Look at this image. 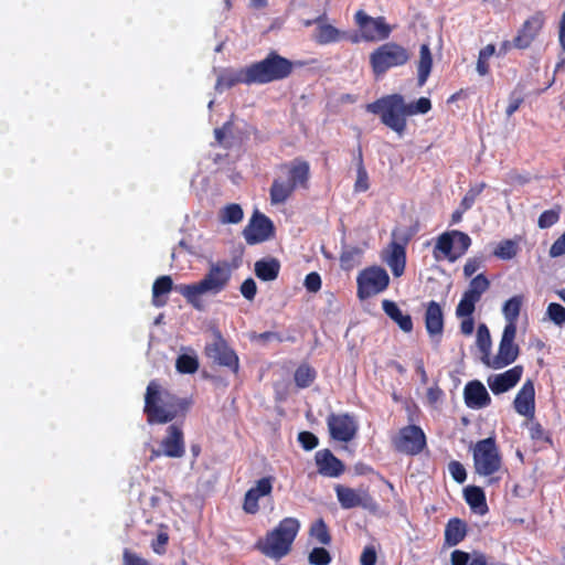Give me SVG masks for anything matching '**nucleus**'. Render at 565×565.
Returning a JSON list of instances; mask_svg holds the SVG:
<instances>
[{
    "label": "nucleus",
    "instance_id": "72a5a7b5",
    "mask_svg": "<svg viewBox=\"0 0 565 565\" xmlns=\"http://www.w3.org/2000/svg\"><path fill=\"white\" fill-rule=\"evenodd\" d=\"M465 500L468 505L480 513H484L487 508L486 494L480 487L469 486L463 491Z\"/></svg>",
    "mask_w": 565,
    "mask_h": 565
},
{
    "label": "nucleus",
    "instance_id": "c85d7f7f",
    "mask_svg": "<svg viewBox=\"0 0 565 565\" xmlns=\"http://www.w3.org/2000/svg\"><path fill=\"white\" fill-rule=\"evenodd\" d=\"M382 308L385 315L398 324L401 330L404 332H411L413 330L412 317L408 313H403L394 301L384 299L382 301Z\"/></svg>",
    "mask_w": 565,
    "mask_h": 565
},
{
    "label": "nucleus",
    "instance_id": "a878e982",
    "mask_svg": "<svg viewBox=\"0 0 565 565\" xmlns=\"http://www.w3.org/2000/svg\"><path fill=\"white\" fill-rule=\"evenodd\" d=\"M468 534V524L459 518H451L445 525L443 548L460 544Z\"/></svg>",
    "mask_w": 565,
    "mask_h": 565
},
{
    "label": "nucleus",
    "instance_id": "e433bc0d",
    "mask_svg": "<svg viewBox=\"0 0 565 565\" xmlns=\"http://www.w3.org/2000/svg\"><path fill=\"white\" fill-rule=\"evenodd\" d=\"M489 279L484 274H479L470 280L469 286L463 295L479 301L481 296L489 289Z\"/></svg>",
    "mask_w": 565,
    "mask_h": 565
},
{
    "label": "nucleus",
    "instance_id": "2eb2a0df",
    "mask_svg": "<svg viewBox=\"0 0 565 565\" xmlns=\"http://www.w3.org/2000/svg\"><path fill=\"white\" fill-rule=\"evenodd\" d=\"M327 425L332 439L348 443L352 440L358 433L355 417L348 413H331L327 418Z\"/></svg>",
    "mask_w": 565,
    "mask_h": 565
},
{
    "label": "nucleus",
    "instance_id": "aec40b11",
    "mask_svg": "<svg viewBox=\"0 0 565 565\" xmlns=\"http://www.w3.org/2000/svg\"><path fill=\"white\" fill-rule=\"evenodd\" d=\"M522 374L523 366L515 365L503 373L489 376L488 385L493 394H502L514 387L521 380Z\"/></svg>",
    "mask_w": 565,
    "mask_h": 565
},
{
    "label": "nucleus",
    "instance_id": "412c9836",
    "mask_svg": "<svg viewBox=\"0 0 565 565\" xmlns=\"http://www.w3.org/2000/svg\"><path fill=\"white\" fill-rule=\"evenodd\" d=\"M315 460L321 476L337 478L344 472L343 462L328 448L318 450Z\"/></svg>",
    "mask_w": 565,
    "mask_h": 565
},
{
    "label": "nucleus",
    "instance_id": "052dcab7",
    "mask_svg": "<svg viewBox=\"0 0 565 565\" xmlns=\"http://www.w3.org/2000/svg\"><path fill=\"white\" fill-rule=\"evenodd\" d=\"M377 559V554L374 546L369 545L365 546L360 556L361 565H375Z\"/></svg>",
    "mask_w": 565,
    "mask_h": 565
},
{
    "label": "nucleus",
    "instance_id": "4468645a",
    "mask_svg": "<svg viewBox=\"0 0 565 565\" xmlns=\"http://www.w3.org/2000/svg\"><path fill=\"white\" fill-rule=\"evenodd\" d=\"M275 234L273 221L256 210L247 226L243 231V236L249 245L258 244L271 238Z\"/></svg>",
    "mask_w": 565,
    "mask_h": 565
},
{
    "label": "nucleus",
    "instance_id": "5701e85b",
    "mask_svg": "<svg viewBox=\"0 0 565 565\" xmlns=\"http://www.w3.org/2000/svg\"><path fill=\"white\" fill-rule=\"evenodd\" d=\"M425 327L429 337H437L439 343L444 332V312L437 301L431 300L426 306Z\"/></svg>",
    "mask_w": 565,
    "mask_h": 565
},
{
    "label": "nucleus",
    "instance_id": "8fccbe9b",
    "mask_svg": "<svg viewBox=\"0 0 565 565\" xmlns=\"http://www.w3.org/2000/svg\"><path fill=\"white\" fill-rule=\"evenodd\" d=\"M308 561L311 565H329L331 555L324 547H315L309 553Z\"/></svg>",
    "mask_w": 565,
    "mask_h": 565
},
{
    "label": "nucleus",
    "instance_id": "603ef678",
    "mask_svg": "<svg viewBox=\"0 0 565 565\" xmlns=\"http://www.w3.org/2000/svg\"><path fill=\"white\" fill-rule=\"evenodd\" d=\"M477 344L483 352H488L491 347V337L486 324H480L477 330Z\"/></svg>",
    "mask_w": 565,
    "mask_h": 565
},
{
    "label": "nucleus",
    "instance_id": "864d4df0",
    "mask_svg": "<svg viewBox=\"0 0 565 565\" xmlns=\"http://www.w3.org/2000/svg\"><path fill=\"white\" fill-rule=\"evenodd\" d=\"M448 470L456 482L463 483L466 481L467 471L461 462L457 460H451L448 463Z\"/></svg>",
    "mask_w": 565,
    "mask_h": 565
},
{
    "label": "nucleus",
    "instance_id": "e2e57ef3",
    "mask_svg": "<svg viewBox=\"0 0 565 565\" xmlns=\"http://www.w3.org/2000/svg\"><path fill=\"white\" fill-rule=\"evenodd\" d=\"M168 534L164 532H160L156 541H153L151 544L153 552L157 554H163L166 552V545L168 544Z\"/></svg>",
    "mask_w": 565,
    "mask_h": 565
},
{
    "label": "nucleus",
    "instance_id": "20e7f679",
    "mask_svg": "<svg viewBox=\"0 0 565 565\" xmlns=\"http://www.w3.org/2000/svg\"><path fill=\"white\" fill-rule=\"evenodd\" d=\"M287 179L277 178L269 189L270 203L274 205L287 202L297 189H309L310 164L302 158H295L290 162L279 166Z\"/></svg>",
    "mask_w": 565,
    "mask_h": 565
},
{
    "label": "nucleus",
    "instance_id": "13d9d810",
    "mask_svg": "<svg viewBox=\"0 0 565 565\" xmlns=\"http://www.w3.org/2000/svg\"><path fill=\"white\" fill-rule=\"evenodd\" d=\"M444 391L437 385L430 386L426 392V399L430 406H436L444 398Z\"/></svg>",
    "mask_w": 565,
    "mask_h": 565
},
{
    "label": "nucleus",
    "instance_id": "49530a36",
    "mask_svg": "<svg viewBox=\"0 0 565 565\" xmlns=\"http://www.w3.org/2000/svg\"><path fill=\"white\" fill-rule=\"evenodd\" d=\"M561 207L546 210L539 216L537 226L542 230L548 228L559 221Z\"/></svg>",
    "mask_w": 565,
    "mask_h": 565
},
{
    "label": "nucleus",
    "instance_id": "09e8293b",
    "mask_svg": "<svg viewBox=\"0 0 565 565\" xmlns=\"http://www.w3.org/2000/svg\"><path fill=\"white\" fill-rule=\"evenodd\" d=\"M477 302V300L462 295L456 308V316L458 318L472 316L476 310Z\"/></svg>",
    "mask_w": 565,
    "mask_h": 565
},
{
    "label": "nucleus",
    "instance_id": "6e6552de",
    "mask_svg": "<svg viewBox=\"0 0 565 565\" xmlns=\"http://www.w3.org/2000/svg\"><path fill=\"white\" fill-rule=\"evenodd\" d=\"M473 468L476 473L483 477H492L502 468V455L495 437L478 440L472 449Z\"/></svg>",
    "mask_w": 565,
    "mask_h": 565
},
{
    "label": "nucleus",
    "instance_id": "69168bd1",
    "mask_svg": "<svg viewBox=\"0 0 565 565\" xmlns=\"http://www.w3.org/2000/svg\"><path fill=\"white\" fill-rule=\"evenodd\" d=\"M232 122L226 121L222 127L214 130V136L218 145H224L225 138L231 132Z\"/></svg>",
    "mask_w": 565,
    "mask_h": 565
},
{
    "label": "nucleus",
    "instance_id": "f257e3e1",
    "mask_svg": "<svg viewBox=\"0 0 565 565\" xmlns=\"http://www.w3.org/2000/svg\"><path fill=\"white\" fill-rule=\"evenodd\" d=\"M430 109L429 98L420 97L415 102L407 103L405 97L398 93L384 95L365 105L367 113L379 116L381 122L398 137L405 135L408 117L427 114Z\"/></svg>",
    "mask_w": 565,
    "mask_h": 565
},
{
    "label": "nucleus",
    "instance_id": "3c124183",
    "mask_svg": "<svg viewBox=\"0 0 565 565\" xmlns=\"http://www.w3.org/2000/svg\"><path fill=\"white\" fill-rule=\"evenodd\" d=\"M355 191L364 192L369 189V177L363 166L362 151L359 150L358 179L355 182Z\"/></svg>",
    "mask_w": 565,
    "mask_h": 565
},
{
    "label": "nucleus",
    "instance_id": "0eeeda50",
    "mask_svg": "<svg viewBox=\"0 0 565 565\" xmlns=\"http://www.w3.org/2000/svg\"><path fill=\"white\" fill-rule=\"evenodd\" d=\"M411 52L396 42H386L370 54V66L376 79L382 78L391 68L404 66L411 60Z\"/></svg>",
    "mask_w": 565,
    "mask_h": 565
},
{
    "label": "nucleus",
    "instance_id": "f8f14e48",
    "mask_svg": "<svg viewBox=\"0 0 565 565\" xmlns=\"http://www.w3.org/2000/svg\"><path fill=\"white\" fill-rule=\"evenodd\" d=\"M337 499L342 509L350 510L354 508H362L373 511L377 508L376 501L371 495L369 488L361 487L353 489L343 484L334 487Z\"/></svg>",
    "mask_w": 565,
    "mask_h": 565
},
{
    "label": "nucleus",
    "instance_id": "79ce46f5",
    "mask_svg": "<svg viewBox=\"0 0 565 565\" xmlns=\"http://www.w3.org/2000/svg\"><path fill=\"white\" fill-rule=\"evenodd\" d=\"M175 367L179 373L193 374L199 369V361L195 356L181 354L175 361Z\"/></svg>",
    "mask_w": 565,
    "mask_h": 565
},
{
    "label": "nucleus",
    "instance_id": "ddd939ff",
    "mask_svg": "<svg viewBox=\"0 0 565 565\" xmlns=\"http://www.w3.org/2000/svg\"><path fill=\"white\" fill-rule=\"evenodd\" d=\"M205 354L217 365L227 367L234 374L238 373L239 359L220 332L216 333L212 343L206 344Z\"/></svg>",
    "mask_w": 565,
    "mask_h": 565
},
{
    "label": "nucleus",
    "instance_id": "58836bf2",
    "mask_svg": "<svg viewBox=\"0 0 565 565\" xmlns=\"http://www.w3.org/2000/svg\"><path fill=\"white\" fill-rule=\"evenodd\" d=\"M530 438L536 444H548L552 445V437L548 430H546L539 422L530 418L525 424Z\"/></svg>",
    "mask_w": 565,
    "mask_h": 565
},
{
    "label": "nucleus",
    "instance_id": "423d86ee",
    "mask_svg": "<svg viewBox=\"0 0 565 565\" xmlns=\"http://www.w3.org/2000/svg\"><path fill=\"white\" fill-rule=\"evenodd\" d=\"M294 62L270 51L263 60L249 64L254 85H265L288 78L294 72Z\"/></svg>",
    "mask_w": 565,
    "mask_h": 565
},
{
    "label": "nucleus",
    "instance_id": "680f3d73",
    "mask_svg": "<svg viewBox=\"0 0 565 565\" xmlns=\"http://www.w3.org/2000/svg\"><path fill=\"white\" fill-rule=\"evenodd\" d=\"M565 254V232L552 244L550 256L555 258Z\"/></svg>",
    "mask_w": 565,
    "mask_h": 565
},
{
    "label": "nucleus",
    "instance_id": "ea45409f",
    "mask_svg": "<svg viewBox=\"0 0 565 565\" xmlns=\"http://www.w3.org/2000/svg\"><path fill=\"white\" fill-rule=\"evenodd\" d=\"M244 212L239 204L231 203L220 212V221L227 224H237L243 220Z\"/></svg>",
    "mask_w": 565,
    "mask_h": 565
},
{
    "label": "nucleus",
    "instance_id": "bb28decb",
    "mask_svg": "<svg viewBox=\"0 0 565 565\" xmlns=\"http://www.w3.org/2000/svg\"><path fill=\"white\" fill-rule=\"evenodd\" d=\"M535 390L531 381L523 384L514 398L515 411L523 416L533 418L535 411Z\"/></svg>",
    "mask_w": 565,
    "mask_h": 565
},
{
    "label": "nucleus",
    "instance_id": "f704fd0d",
    "mask_svg": "<svg viewBox=\"0 0 565 565\" xmlns=\"http://www.w3.org/2000/svg\"><path fill=\"white\" fill-rule=\"evenodd\" d=\"M522 305V295L513 296L504 302L502 312L505 320L508 321L505 326L516 327V321L519 319Z\"/></svg>",
    "mask_w": 565,
    "mask_h": 565
},
{
    "label": "nucleus",
    "instance_id": "7c9ffc66",
    "mask_svg": "<svg viewBox=\"0 0 565 565\" xmlns=\"http://www.w3.org/2000/svg\"><path fill=\"white\" fill-rule=\"evenodd\" d=\"M454 246L455 241L452 231L440 234L437 238L436 245L433 250L434 257L436 259H439V254H441L448 260L455 262L456 259H458V255H455Z\"/></svg>",
    "mask_w": 565,
    "mask_h": 565
},
{
    "label": "nucleus",
    "instance_id": "6ab92c4d",
    "mask_svg": "<svg viewBox=\"0 0 565 565\" xmlns=\"http://www.w3.org/2000/svg\"><path fill=\"white\" fill-rule=\"evenodd\" d=\"M166 436L160 443L163 448V456L169 458H181L185 454L184 434L181 426L170 425Z\"/></svg>",
    "mask_w": 565,
    "mask_h": 565
},
{
    "label": "nucleus",
    "instance_id": "c03bdc74",
    "mask_svg": "<svg viewBox=\"0 0 565 565\" xmlns=\"http://www.w3.org/2000/svg\"><path fill=\"white\" fill-rule=\"evenodd\" d=\"M487 188L484 182H480L469 188L465 196L460 202V209L462 211H468L475 204L477 198L482 193V191Z\"/></svg>",
    "mask_w": 565,
    "mask_h": 565
},
{
    "label": "nucleus",
    "instance_id": "393cba45",
    "mask_svg": "<svg viewBox=\"0 0 565 565\" xmlns=\"http://www.w3.org/2000/svg\"><path fill=\"white\" fill-rule=\"evenodd\" d=\"M382 258L391 268L394 277H401L404 274L406 267V249L404 245L391 242Z\"/></svg>",
    "mask_w": 565,
    "mask_h": 565
},
{
    "label": "nucleus",
    "instance_id": "6e6d98bb",
    "mask_svg": "<svg viewBox=\"0 0 565 565\" xmlns=\"http://www.w3.org/2000/svg\"><path fill=\"white\" fill-rule=\"evenodd\" d=\"M122 565H151L146 558L139 556L137 553L128 548L122 553Z\"/></svg>",
    "mask_w": 565,
    "mask_h": 565
},
{
    "label": "nucleus",
    "instance_id": "4d7b16f0",
    "mask_svg": "<svg viewBox=\"0 0 565 565\" xmlns=\"http://www.w3.org/2000/svg\"><path fill=\"white\" fill-rule=\"evenodd\" d=\"M239 290L245 299L252 301L256 296L257 285L253 278H247L242 282Z\"/></svg>",
    "mask_w": 565,
    "mask_h": 565
},
{
    "label": "nucleus",
    "instance_id": "c9c22d12",
    "mask_svg": "<svg viewBox=\"0 0 565 565\" xmlns=\"http://www.w3.org/2000/svg\"><path fill=\"white\" fill-rule=\"evenodd\" d=\"M317 379V371L308 363H301L294 373V380L298 388L309 387Z\"/></svg>",
    "mask_w": 565,
    "mask_h": 565
},
{
    "label": "nucleus",
    "instance_id": "f3484780",
    "mask_svg": "<svg viewBox=\"0 0 565 565\" xmlns=\"http://www.w3.org/2000/svg\"><path fill=\"white\" fill-rule=\"evenodd\" d=\"M544 22V14L541 11L527 18L513 39V47L519 50H525L530 47L542 30Z\"/></svg>",
    "mask_w": 565,
    "mask_h": 565
},
{
    "label": "nucleus",
    "instance_id": "774afa93",
    "mask_svg": "<svg viewBox=\"0 0 565 565\" xmlns=\"http://www.w3.org/2000/svg\"><path fill=\"white\" fill-rule=\"evenodd\" d=\"M460 331L465 335H471L475 329V320L472 316L461 317Z\"/></svg>",
    "mask_w": 565,
    "mask_h": 565
},
{
    "label": "nucleus",
    "instance_id": "9d476101",
    "mask_svg": "<svg viewBox=\"0 0 565 565\" xmlns=\"http://www.w3.org/2000/svg\"><path fill=\"white\" fill-rule=\"evenodd\" d=\"M356 282L359 298L366 299L386 290L390 276L383 267L370 266L359 274Z\"/></svg>",
    "mask_w": 565,
    "mask_h": 565
},
{
    "label": "nucleus",
    "instance_id": "a18cd8bd",
    "mask_svg": "<svg viewBox=\"0 0 565 565\" xmlns=\"http://www.w3.org/2000/svg\"><path fill=\"white\" fill-rule=\"evenodd\" d=\"M454 241H455V255H458V258L466 254L471 245V238L468 234L461 231H452Z\"/></svg>",
    "mask_w": 565,
    "mask_h": 565
},
{
    "label": "nucleus",
    "instance_id": "de8ad7c7",
    "mask_svg": "<svg viewBox=\"0 0 565 565\" xmlns=\"http://www.w3.org/2000/svg\"><path fill=\"white\" fill-rule=\"evenodd\" d=\"M546 316L552 322H554L558 327L565 324V308L557 302H551L547 306Z\"/></svg>",
    "mask_w": 565,
    "mask_h": 565
},
{
    "label": "nucleus",
    "instance_id": "7ed1b4c3",
    "mask_svg": "<svg viewBox=\"0 0 565 565\" xmlns=\"http://www.w3.org/2000/svg\"><path fill=\"white\" fill-rule=\"evenodd\" d=\"M236 262L217 260L211 263L204 277L194 284L178 285L174 289L180 292L193 308L202 310L200 297L205 294L217 295L225 290L231 281L233 271L237 269Z\"/></svg>",
    "mask_w": 565,
    "mask_h": 565
},
{
    "label": "nucleus",
    "instance_id": "37998d69",
    "mask_svg": "<svg viewBox=\"0 0 565 565\" xmlns=\"http://www.w3.org/2000/svg\"><path fill=\"white\" fill-rule=\"evenodd\" d=\"M495 53L494 44H488L480 50L477 61V72L484 76L490 72L488 60Z\"/></svg>",
    "mask_w": 565,
    "mask_h": 565
},
{
    "label": "nucleus",
    "instance_id": "4be33fe9",
    "mask_svg": "<svg viewBox=\"0 0 565 565\" xmlns=\"http://www.w3.org/2000/svg\"><path fill=\"white\" fill-rule=\"evenodd\" d=\"M463 399L468 408L480 409L491 404V397L480 381H470L463 388Z\"/></svg>",
    "mask_w": 565,
    "mask_h": 565
},
{
    "label": "nucleus",
    "instance_id": "1a4fd4ad",
    "mask_svg": "<svg viewBox=\"0 0 565 565\" xmlns=\"http://www.w3.org/2000/svg\"><path fill=\"white\" fill-rule=\"evenodd\" d=\"M392 446L399 454L417 456L427 447L426 434L417 425L404 426L392 437Z\"/></svg>",
    "mask_w": 565,
    "mask_h": 565
},
{
    "label": "nucleus",
    "instance_id": "b1692460",
    "mask_svg": "<svg viewBox=\"0 0 565 565\" xmlns=\"http://www.w3.org/2000/svg\"><path fill=\"white\" fill-rule=\"evenodd\" d=\"M238 84L254 85L249 65L238 70L226 68L216 79V88L228 89Z\"/></svg>",
    "mask_w": 565,
    "mask_h": 565
},
{
    "label": "nucleus",
    "instance_id": "c756f323",
    "mask_svg": "<svg viewBox=\"0 0 565 565\" xmlns=\"http://www.w3.org/2000/svg\"><path fill=\"white\" fill-rule=\"evenodd\" d=\"M173 289V280L170 276L158 277L152 285V305L161 308L167 305V295Z\"/></svg>",
    "mask_w": 565,
    "mask_h": 565
},
{
    "label": "nucleus",
    "instance_id": "a19ab883",
    "mask_svg": "<svg viewBox=\"0 0 565 565\" xmlns=\"http://www.w3.org/2000/svg\"><path fill=\"white\" fill-rule=\"evenodd\" d=\"M518 244L512 239H504L498 244L493 254L500 259L509 260L516 256Z\"/></svg>",
    "mask_w": 565,
    "mask_h": 565
},
{
    "label": "nucleus",
    "instance_id": "4c0bfd02",
    "mask_svg": "<svg viewBox=\"0 0 565 565\" xmlns=\"http://www.w3.org/2000/svg\"><path fill=\"white\" fill-rule=\"evenodd\" d=\"M309 535L321 545H330L332 541L329 527L322 518L310 525Z\"/></svg>",
    "mask_w": 565,
    "mask_h": 565
},
{
    "label": "nucleus",
    "instance_id": "bf43d9fd",
    "mask_svg": "<svg viewBox=\"0 0 565 565\" xmlns=\"http://www.w3.org/2000/svg\"><path fill=\"white\" fill-rule=\"evenodd\" d=\"M305 287L310 292H317L321 288V277L318 273H309L305 278Z\"/></svg>",
    "mask_w": 565,
    "mask_h": 565
},
{
    "label": "nucleus",
    "instance_id": "473e14b6",
    "mask_svg": "<svg viewBox=\"0 0 565 565\" xmlns=\"http://www.w3.org/2000/svg\"><path fill=\"white\" fill-rule=\"evenodd\" d=\"M433 67V56L428 44H422L419 49V61L417 64L418 84L426 83Z\"/></svg>",
    "mask_w": 565,
    "mask_h": 565
},
{
    "label": "nucleus",
    "instance_id": "2f4dec72",
    "mask_svg": "<svg viewBox=\"0 0 565 565\" xmlns=\"http://www.w3.org/2000/svg\"><path fill=\"white\" fill-rule=\"evenodd\" d=\"M255 275L263 281L275 280L280 271V263L276 258L260 259L255 263Z\"/></svg>",
    "mask_w": 565,
    "mask_h": 565
},
{
    "label": "nucleus",
    "instance_id": "dca6fc26",
    "mask_svg": "<svg viewBox=\"0 0 565 565\" xmlns=\"http://www.w3.org/2000/svg\"><path fill=\"white\" fill-rule=\"evenodd\" d=\"M516 327L505 326L499 344L498 354L493 359L492 366L502 369L512 364L519 356V345L514 343Z\"/></svg>",
    "mask_w": 565,
    "mask_h": 565
},
{
    "label": "nucleus",
    "instance_id": "f03ea898",
    "mask_svg": "<svg viewBox=\"0 0 565 565\" xmlns=\"http://www.w3.org/2000/svg\"><path fill=\"white\" fill-rule=\"evenodd\" d=\"M191 404V399L170 393L152 380L146 390L143 413L150 425L167 424L184 418Z\"/></svg>",
    "mask_w": 565,
    "mask_h": 565
},
{
    "label": "nucleus",
    "instance_id": "5fc2aeb1",
    "mask_svg": "<svg viewBox=\"0 0 565 565\" xmlns=\"http://www.w3.org/2000/svg\"><path fill=\"white\" fill-rule=\"evenodd\" d=\"M298 441L307 451L315 449L319 444L318 437L313 433L307 430L298 434Z\"/></svg>",
    "mask_w": 565,
    "mask_h": 565
},
{
    "label": "nucleus",
    "instance_id": "338daca9",
    "mask_svg": "<svg viewBox=\"0 0 565 565\" xmlns=\"http://www.w3.org/2000/svg\"><path fill=\"white\" fill-rule=\"evenodd\" d=\"M558 41L562 50L565 52V11L563 12L559 21ZM563 65H565V57L557 64V68Z\"/></svg>",
    "mask_w": 565,
    "mask_h": 565
},
{
    "label": "nucleus",
    "instance_id": "39448f33",
    "mask_svg": "<svg viewBox=\"0 0 565 565\" xmlns=\"http://www.w3.org/2000/svg\"><path fill=\"white\" fill-rule=\"evenodd\" d=\"M300 530V522L296 518L282 519L276 527L267 532L265 537L256 542V548L265 556L280 559L291 551L292 543Z\"/></svg>",
    "mask_w": 565,
    "mask_h": 565
},
{
    "label": "nucleus",
    "instance_id": "cd10ccee",
    "mask_svg": "<svg viewBox=\"0 0 565 565\" xmlns=\"http://www.w3.org/2000/svg\"><path fill=\"white\" fill-rule=\"evenodd\" d=\"M323 19L324 15H320L313 21L306 22V25H311L312 23L318 24L315 33V41L318 44L326 45L330 43H335L345 36V33L341 32L335 26L328 23H321Z\"/></svg>",
    "mask_w": 565,
    "mask_h": 565
},
{
    "label": "nucleus",
    "instance_id": "a211bd4d",
    "mask_svg": "<svg viewBox=\"0 0 565 565\" xmlns=\"http://www.w3.org/2000/svg\"><path fill=\"white\" fill-rule=\"evenodd\" d=\"M274 481L275 478L273 476H267L257 480L255 487L247 490L243 502V510L246 513L256 514L259 511L258 500L271 493Z\"/></svg>",
    "mask_w": 565,
    "mask_h": 565
},
{
    "label": "nucleus",
    "instance_id": "9b49d317",
    "mask_svg": "<svg viewBox=\"0 0 565 565\" xmlns=\"http://www.w3.org/2000/svg\"><path fill=\"white\" fill-rule=\"evenodd\" d=\"M354 22L361 32L362 39L366 42L386 40L392 33V26L386 23L384 17L373 18L363 10L356 11Z\"/></svg>",
    "mask_w": 565,
    "mask_h": 565
},
{
    "label": "nucleus",
    "instance_id": "0e129e2a",
    "mask_svg": "<svg viewBox=\"0 0 565 565\" xmlns=\"http://www.w3.org/2000/svg\"><path fill=\"white\" fill-rule=\"evenodd\" d=\"M481 266V259L477 257H472L467 259L463 266V275L465 277H471Z\"/></svg>",
    "mask_w": 565,
    "mask_h": 565
}]
</instances>
